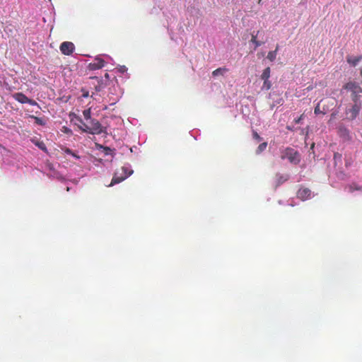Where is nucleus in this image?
I'll return each mask as SVG.
<instances>
[{
  "instance_id": "obj_1",
  "label": "nucleus",
  "mask_w": 362,
  "mask_h": 362,
  "mask_svg": "<svg viewBox=\"0 0 362 362\" xmlns=\"http://www.w3.org/2000/svg\"><path fill=\"white\" fill-rule=\"evenodd\" d=\"M89 121V125L85 124L81 118H78L79 123L82 124L79 126V129L82 132L90 134H100L104 132L103 127L97 119H90Z\"/></svg>"
},
{
  "instance_id": "obj_2",
  "label": "nucleus",
  "mask_w": 362,
  "mask_h": 362,
  "mask_svg": "<svg viewBox=\"0 0 362 362\" xmlns=\"http://www.w3.org/2000/svg\"><path fill=\"white\" fill-rule=\"evenodd\" d=\"M280 158L282 160L286 159L289 163L293 165H298L300 161V156L296 150L285 147L280 150Z\"/></svg>"
},
{
  "instance_id": "obj_3",
  "label": "nucleus",
  "mask_w": 362,
  "mask_h": 362,
  "mask_svg": "<svg viewBox=\"0 0 362 362\" xmlns=\"http://www.w3.org/2000/svg\"><path fill=\"white\" fill-rule=\"evenodd\" d=\"M132 174V170L129 168V167H121V169L116 171L115 174H114V176H112V182H110V184H109V187H112L115 185H117L123 182V180L127 179Z\"/></svg>"
},
{
  "instance_id": "obj_4",
  "label": "nucleus",
  "mask_w": 362,
  "mask_h": 362,
  "mask_svg": "<svg viewBox=\"0 0 362 362\" xmlns=\"http://www.w3.org/2000/svg\"><path fill=\"white\" fill-rule=\"evenodd\" d=\"M344 88L352 93V100L358 101V95L362 93L361 87L356 82H349L344 86Z\"/></svg>"
},
{
  "instance_id": "obj_5",
  "label": "nucleus",
  "mask_w": 362,
  "mask_h": 362,
  "mask_svg": "<svg viewBox=\"0 0 362 362\" xmlns=\"http://www.w3.org/2000/svg\"><path fill=\"white\" fill-rule=\"evenodd\" d=\"M354 104L351 105L349 107L346 109V115L347 119L352 121L358 117V112H360V103L358 100L354 101Z\"/></svg>"
},
{
  "instance_id": "obj_6",
  "label": "nucleus",
  "mask_w": 362,
  "mask_h": 362,
  "mask_svg": "<svg viewBox=\"0 0 362 362\" xmlns=\"http://www.w3.org/2000/svg\"><path fill=\"white\" fill-rule=\"evenodd\" d=\"M12 97H13V99L16 100L19 103L22 104H28L31 106H35L36 102L34 100L29 99L27 96L25 95V94L22 93H16L13 95H12Z\"/></svg>"
},
{
  "instance_id": "obj_7",
  "label": "nucleus",
  "mask_w": 362,
  "mask_h": 362,
  "mask_svg": "<svg viewBox=\"0 0 362 362\" xmlns=\"http://www.w3.org/2000/svg\"><path fill=\"white\" fill-rule=\"evenodd\" d=\"M59 50H61L62 54L69 56L72 54L74 50V45L71 42H63L59 46Z\"/></svg>"
},
{
  "instance_id": "obj_8",
  "label": "nucleus",
  "mask_w": 362,
  "mask_h": 362,
  "mask_svg": "<svg viewBox=\"0 0 362 362\" xmlns=\"http://www.w3.org/2000/svg\"><path fill=\"white\" fill-rule=\"evenodd\" d=\"M104 64H105V62H104V60L102 59V58L97 57L95 58L94 62L89 64V66H88V67H89V70L90 71H96L104 67Z\"/></svg>"
},
{
  "instance_id": "obj_9",
  "label": "nucleus",
  "mask_w": 362,
  "mask_h": 362,
  "mask_svg": "<svg viewBox=\"0 0 362 362\" xmlns=\"http://www.w3.org/2000/svg\"><path fill=\"white\" fill-rule=\"evenodd\" d=\"M311 196V191L308 188H300L298 190V193H296V197H298V199L305 201L309 199Z\"/></svg>"
},
{
  "instance_id": "obj_10",
  "label": "nucleus",
  "mask_w": 362,
  "mask_h": 362,
  "mask_svg": "<svg viewBox=\"0 0 362 362\" xmlns=\"http://www.w3.org/2000/svg\"><path fill=\"white\" fill-rule=\"evenodd\" d=\"M288 180V175L276 174V186H279Z\"/></svg>"
},
{
  "instance_id": "obj_11",
  "label": "nucleus",
  "mask_w": 362,
  "mask_h": 362,
  "mask_svg": "<svg viewBox=\"0 0 362 362\" xmlns=\"http://www.w3.org/2000/svg\"><path fill=\"white\" fill-rule=\"evenodd\" d=\"M361 59H362L361 56H358L357 57H347V63L352 65V66H356V65H358V63L360 62V61H361Z\"/></svg>"
},
{
  "instance_id": "obj_12",
  "label": "nucleus",
  "mask_w": 362,
  "mask_h": 362,
  "mask_svg": "<svg viewBox=\"0 0 362 362\" xmlns=\"http://www.w3.org/2000/svg\"><path fill=\"white\" fill-rule=\"evenodd\" d=\"M347 191L350 193H353L355 191H361V187L358 186L357 184L352 182L350 185L346 186Z\"/></svg>"
},
{
  "instance_id": "obj_13",
  "label": "nucleus",
  "mask_w": 362,
  "mask_h": 362,
  "mask_svg": "<svg viewBox=\"0 0 362 362\" xmlns=\"http://www.w3.org/2000/svg\"><path fill=\"white\" fill-rule=\"evenodd\" d=\"M277 51L278 45H276V48H275V50L271 51L268 52V54H267V59H268V60H269L270 62H273L276 59V56L277 55Z\"/></svg>"
},
{
  "instance_id": "obj_14",
  "label": "nucleus",
  "mask_w": 362,
  "mask_h": 362,
  "mask_svg": "<svg viewBox=\"0 0 362 362\" xmlns=\"http://www.w3.org/2000/svg\"><path fill=\"white\" fill-rule=\"evenodd\" d=\"M270 78V68L267 67L263 70L261 74V79L263 81H267Z\"/></svg>"
},
{
  "instance_id": "obj_15",
  "label": "nucleus",
  "mask_w": 362,
  "mask_h": 362,
  "mask_svg": "<svg viewBox=\"0 0 362 362\" xmlns=\"http://www.w3.org/2000/svg\"><path fill=\"white\" fill-rule=\"evenodd\" d=\"M258 33H259V31H257ZM258 33L252 34V43L255 45V48H257L258 47H260L262 45V42L257 40V35Z\"/></svg>"
},
{
  "instance_id": "obj_16",
  "label": "nucleus",
  "mask_w": 362,
  "mask_h": 362,
  "mask_svg": "<svg viewBox=\"0 0 362 362\" xmlns=\"http://www.w3.org/2000/svg\"><path fill=\"white\" fill-rule=\"evenodd\" d=\"M226 71H227L226 68H218V69H216L215 71H212V76H214V77H216L218 75H223Z\"/></svg>"
},
{
  "instance_id": "obj_17",
  "label": "nucleus",
  "mask_w": 362,
  "mask_h": 362,
  "mask_svg": "<svg viewBox=\"0 0 362 362\" xmlns=\"http://www.w3.org/2000/svg\"><path fill=\"white\" fill-rule=\"evenodd\" d=\"M267 143L263 142L259 145V147L256 148V154H260L262 152L264 151L267 149Z\"/></svg>"
},
{
  "instance_id": "obj_18",
  "label": "nucleus",
  "mask_w": 362,
  "mask_h": 362,
  "mask_svg": "<svg viewBox=\"0 0 362 362\" xmlns=\"http://www.w3.org/2000/svg\"><path fill=\"white\" fill-rule=\"evenodd\" d=\"M83 117L84 119H86V121L90 119H95L91 118V110H90V109H86L83 110Z\"/></svg>"
},
{
  "instance_id": "obj_19",
  "label": "nucleus",
  "mask_w": 362,
  "mask_h": 362,
  "mask_svg": "<svg viewBox=\"0 0 362 362\" xmlns=\"http://www.w3.org/2000/svg\"><path fill=\"white\" fill-rule=\"evenodd\" d=\"M61 131H62V132H63V134H68V135H72V130L69 129V127H67L66 126L62 127Z\"/></svg>"
},
{
  "instance_id": "obj_20",
  "label": "nucleus",
  "mask_w": 362,
  "mask_h": 362,
  "mask_svg": "<svg viewBox=\"0 0 362 362\" xmlns=\"http://www.w3.org/2000/svg\"><path fill=\"white\" fill-rule=\"evenodd\" d=\"M314 114H315V115H320V114L325 115V110H321L320 109V103H317V106H315V108H314Z\"/></svg>"
},
{
  "instance_id": "obj_21",
  "label": "nucleus",
  "mask_w": 362,
  "mask_h": 362,
  "mask_svg": "<svg viewBox=\"0 0 362 362\" xmlns=\"http://www.w3.org/2000/svg\"><path fill=\"white\" fill-rule=\"evenodd\" d=\"M64 153L71 156H74V158H79V157L76 153H73V151L68 148H64Z\"/></svg>"
},
{
  "instance_id": "obj_22",
  "label": "nucleus",
  "mask_w": 362,
  "mask_h": 362,
  "mask_svg": "<svg viewBox=\"0 0 362 362\" xmlns=\"http://www.w3.org/2000/svg\"><path fill=\"white\" fill-rule=\"evenodd\" d=\"M271 88V82L270 81H263V88H265L267 90H269Z\"/></svg>"
},
{
  "instance_id": "obj_23",
  "label": "nucleus",
  "mask_w": 362,
  "mask_h": 362,
  "mask_svg": "<svg viewBox=\"0 0 362 362\" xmlns=\"http://www.w3.org/2000/svg\"><path fill=\"white\" fill-rule=\"evenodd\" d=\"M35 146H38L42 151H46V146L42 142H37L35 143Z\"/></svg>"
},
{
  "instance_id": "obj_24",
  "label": "nucleus",
  "mask_w": 362,
  "mask_h": 362,
  "mask_svg": "<svg viewBox=\"0 0 362 362\" xmlns=\"http://www.w3.org/2000/svg\"><path fill=\"white\" fill-rule=\"evenodd\" d=\"M252 138L258 141H262V137H260L259 134H258V133L256 132H252Z\"/></svg>"
},
{
  "instance_id": "obj_25",
  "label": "nucleus",
  "mask_w": 362,
  "mask_h": 362,
  "mask_svg": "<svg viewBox=\"0 0 362 362\" xmlns=\"http://www.w3.org/2000/svg\"><path fill=\"white\" fill-rule=\"evenodd\" d=\"M33 119H35V124H40V125H43L42 120L41 119H40L38 117H33Z\"/></svg>"
},
{
  "instance_id": "obj_26",
  "label": "nucleus",
  "mask_w": 362,
  "mask_h": 362,
  "mask_svg": "<svg viewBox=\"0 0 362 362\" xmlns=\"http://www.w3.org/2000/svg\"><path fill=\"white\" fill-rule=\"evenodd\" d=\"M339 131H340V133H341L344 135L348 134V131L344 127H340Z\"/></svg>"
},
{
  "instance_id": "obj_27",
  "label": "nucleus",
  "mask_w": 362,
  "mask_h": 362,
  "mask_svg": "<svg viewBox=\"0 0 362 362\" xmlns=\"http://www.w3.org/2000/svg\"><path fill=\"white\" fill-rule=\"evenodd\" d=\"M303 119V115H301V116H300L297 119H294V123L299 124Z\"/></svg>"
},
{
  "instance_id": "obj_28",
  "label": "nucleus",
  "mask_w": 362,
  "mask_h": 362,
  "mask_svg": "<svg viewBox=\"0 0 362 362\" xmlns=\"http://www.w3.org/2000/svg\"><path fill=\"white\" fill-rule=\"evenodd\" d=\"M83 91V94H82V97L83 98H88V92H87L86 90H82Z\"/></svg>"
},
{
  "instance_id": "obj_29",
  "label": "nucleus",
  "mask_w": 362,
  "mask_h": 362,
  "mask_svg": "<svg viewBox=\"0 0 362 362\" xmlns=\"http://www.w3.org/2000/svg\"><path fill=\"white\" fill-rule=\"evenodd\" d=\"M124 70H125V68L124 66L121 68V71L123 72Z\"/></svg>"
},
{
  "instance_id": "obj_30",
  "label": "nucleus",
  "mask_w": 362,
  "mask_h": 362,
  "mask_svg": "<svg viewBox=\"0 0 362 362\" xmlns=\"http://www.w3.org/2000/svg\"><path fill=\"white\" fill-rule=\"evenodd\" d=\"M287 129H288V130H290V131H291V130H292L291 127H290L289 126H287Z\"/></svg>"
},
{
  "instance_id": "obj_31",
  "label": "nucleus",
  "mask_w": 362,
  "mask_h": 362,
  "mask_svg": "<svg viewBox=\"0 0 362 362\" xmlns=\"http://www.w3.org/2000/svg\"><path fill=\"white\" fill-rule=\"evenodd\" d=\"M109 76L107 75V74H105V78H108Z\"/></svg>"
},
{
  "instance_id": "obj_32",
  "label": "nucleus",
  "mask_w": 362,
  "mask_h": 362,
  "mask_svg": "<svg viewBox=\"0 0 362 362\" xmlns=\"http://www.w3.org/2000/svg\"><path fill=\"white\" fill-rule=\"evenodd\" d=\"M361 76H362V69L361 70Z\"/></svg>"
},
{
  "instance_id": "obj_33",
  "label": "nucleus",
  "mask_w": 362,
  "mask_h": 362,
  "mask_svg": "<svg viewBox=\"0 0 362 362\" xmlns=\"http://www.w3.org/2000/svg\"><path fill=\"white\" fill-rule=\"evenodd\" d=\"M361 124H362V114H361Z\"/></svg>"
}]
</instances>
